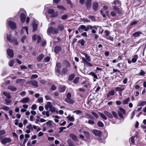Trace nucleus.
Returning a JSON list of instances; mask_svg holds the SVG:
<instances>
[{"mask_svg": "<svg viewBox=\"0 0 146 146\" xmlns=\"http://www.w3.org/2000/svg\"><path fill=\"white\" fill-rule=\"evenodd\" d=\"M114 5H115L112 7V9L113 10L119 13H122V9L121 8H118L117 6H119L121 5L120 2L118 0L114 1L113 2Z\"/></svg>", "mask_w": 146, "mask_h": 146, "instance_id": "f257e3e1", "label": "nucleus"}, {"mask_svg": "<svg viewBox=\"0 0 146 146\" xmlns=\"http://www.w3.org/2000/svg\"><path fill=\"white\" fill-rule=\"evenodd\" d=\"M47 33L48 35H50V33L53 34H56L58 33V32L57 28L50 27L48 28L47 30Z\"/></svg>", "mask_w": 146, "mask_h": 146, "instance_id": "f03ea898", "label": "nucleus"}, {"mask_svg": "<svg viewBox=\"0 0 146 146\" xmlns=\"http://www.w3.org/2000/svg\"><path fill=\"white\" fill-rule=\"evenodd\" d=\"M104 113L109 118L111 119H112L113 118V116L115 118H117L118 117L117 113L114 111H112L111 113L107 111H104Z\"/></svg>", "mask_w": 146, "mask_h": 146, "instance_id": "7ed1b4c3", "label": "nucleus"}, {"mask_svg": "<svg viewBox=\"0 0 146 146\" xmlns=\"http://www.w3.org/2000/svg\"><path fill=\"white\" fill-rule=\"evenodd\" d=\"M11 19H9L7 20V23L12 29H15L16 28V24L14 22L10 20Z\"/></svg>", "mask_w": 146, "mask_h": 146, "instance_id": "20e7f679", "label": "nucleus"}, {"mask_svg": "<svg viewBox=\"0 0 146 146\" xmlns=\"http://www.w3.org/2000/svg\"><path fill=\"white\" fill-rule=\"evenodd\" d=\"M7 40L11 42H13L15 45H17L18 44V42L17 40L14 38L11 39V35L10 34H7Z\"/></svg>", "mask_w": 146, "mask_h": 146, "instance_id": "39448f33", "label": "nucleus"}, {"mask_svg": "<svg viewBox=\"0 0 146 146\" xmlns=\"http://www.w3.org/2000/svg\"><path fill=\"white\" fill-rule=\"evenodd\" d=\"M62 67L61 64L59 62H57L55 68V71L56 72H58L59 74H61L60 70Z\"/></svg>", "mask_w": 146, "mask_h": 146, "instance_id": "423d86ee", "label": "nucleus"}, {"mask_svg": "<svg viewBox=\"0 0 146 146\" xmlns=\"http://www.w3.org/2000/svg\"><path fill=\"white\" fill-rule=\"evenodd\" d=\"M119 111H118V113L119 116L121 118H123V116L122 114H125L126 113L125 110L124 109L121 107L119 108Z\"/></svg>", "mask_w": 146, "mask_h": 146, "instance_id": "0eeeda50", "label": "nucleus"}, {"mask_svg": "<svg viewBox=\"0 0 146 146\" xmlns=\"http://www.w3.org/2000/svg\"><path fill=\"white\" fill-rule=\"evenodd\" d=\"M27 84H31L33 86H35V87H38V82L35 80H31L28 82H27Z\"/></svg>", "mask_w": 146, "mask_h": 146, "instance_id": "6e6552de", "label": "nucleus"}, {"mask_svg": "<svg viewBox=\"0 0 146 146\" xmlns=\"http://www.w3.org/2000/svg\"><path fill=\"white\" fill-rule=\"evenodd\" d=\"M11 141V139L10 138H4L1 140V142L3 144L9 143Z\"/></svg>", "mask_w": 146, "mask_h": 146, "instance_id": "1a4fd4ad", "label": "nucleus"}, {"mask_svg": "<svg viewBox=\"0 0 146 146\" xmlns=\"http://www.w3.org/2000/svg\"><path fill=\"white\" fill-rule=\"evenodd\" d=\"M38 24V22L37 21L34 20L33 21V32H35L37 30Z\"/></svg>", "mask_w": 146, "mask_h": 146, "instance_id": "9d476101", "label": "nucleus"}, {"mask_svg": "<svg viewBox=\"0 0 146 146\" xmlns=\"http://www.w3.org/2000/svg\"><path fill=\"white\" fill-rule=\"evenodd\" d=\"M92 133L96 136H100L102 135L101 132L97 129H93L92 130Z\"/></svg>", "mask_w": 146, "mask_h": 146, "instance_id": "9b49d317", "label": "nucleus"}, {"mask_svg": "<svg viewBox=\"0 0 146 146\" xmlns=\"http://www.w3.org/2000/svg\"><path fill=\"white\" fill-rule=\"evenodd\" d=\"M78 30L80 32H82L83 31H87V26L84 25H80L78 28Z\"/></svg>", "mask_w": 146, "mask_h": 146, "instance_id": "f8f14e48", "label": "nucleus"}, {"mask_svg": "<svg viewBox=\"0 0 146 146\" xmlns=\"http://www.w3.org/2000/svg\"><path fill=\"white\" fill-rule=\"evenodd\" d=\"M33 39L34 40H36L37 39V42L38 43L40 42L41 39V37L40 36L38 35H34L32 37Z\"/></svg>", "mask_w": 146, "mask_h": 146, "instance_id": "ddd939ff", "label": "nucleus"}, {"mask_svg": "<svg viewBox=\"0 0 146 146\" xmlns=\"http://www.w3.org/2000/svg\"><path fill=\"white\" fill-rule=\"evenodd\" d=\"M65 26L64 25L61 23H59L57 25V30L59 31H63L65 28Z\"/></svg>", "mask_w": 146, "mask_h": 146, "instance_id": "4468645a", "label": "nucleus"}, {"mask_svg": "<svg viewBox=\"0 0 146 146\" xmlns=\"http://www.w3.org/2000/svg\"><path fill=\"white\" fill-rule=\"evenodd\" d=\"M92 4V2L91 0H87L86 1L85 4L87 9L89 10L90 9Z\"/></svg>", "mask_w": 146, "mask_h": 146, "instance_id": "2eb2a0df", "label": "nucleus"}, {"mask_svg": "<svg viewBox=\"0 0 146 146\" xmlns=\"http://www.w3.org/2000/svg\"><path fill=\"white\" fill-rule=\"evenodd\" d=\"M7 53L8 55L11 58H13L14 56L13 51L11 49H8L7 50Z\"/></svg>", "mask_w": 146, "mask_h": 146, "instance_id": "dca6fc26", "label": "nucleus"}, {"mask_svg": "<svg viewBox=\"0 0 146 146\" xmlns=\"http://www.w3.org/2000/svg\"><path fill=\"white\" fill-rule=\"evenodd\" d=\"M99 5L98 2H95L93 3L92 5L93 8L95 11H96L98 10V7Z\"/></svg>", "mask_w": 146, "mask_h": 146, "instance_id": "f3484780", "label": "nucleus"}, {"mask_svg": "<svg viewBox=\"0 0 146 146\" xmlns=\"http://www.w3.org/2000/svg\"><path fill=\"white\" fill-rule=\"evenodd\" d=\"M53 106L51 103L50 102H48L46 104L45 106V108L46 110H48L49 108L50 109Z\"/></svg>", "mask_w": 146, "mask_h": 146, "instance_id": "a211bd4d", "label": "nucleus"}, {"mask_svg": "<svg viewBox=\"0 0 146 146\" xmlns=\"http://www.w3.org/2000/svg\"><path fill=\"white\" fill-rule=\"evenodd\" d=\"M25 82V80L22 79H18L16 80V82L17 83H20L23 85Z\"/></svg>", "mask_w": 146, "mask_h": 146, "instance_id": "6ab92c4d", "label": "nucleus"}, {"mask_svg": "<svg viewBox=\"0 0 146 146\" xmlns=\"http://www.w3.org/2000/svg\"><path fill=\"white\" fill-rule=\"evenodd\" d=\"M65 101L67 103L71 104H73L74 102V101L71 98L69 99H65Z\"/></svg>", "mask_w": 146, "mask_h": 146, "instance_id": "aec40b11", "label": "nucleus"}, {"mask_svg": "<svg viewBox=\"0 0 146 146\" xmlns=\"http://www.w3.org/2000/svg\"><path fill=\"white\" fill-rule=\"evenodd\" d=\"M29 101V98L28 97L25 98L21 100L20 102L23 103H26Z\"/></svg>", "mask_w": 146, "mask_h": 146, "instance_id": "412c9836", "label": "nucleus"}, {"mask_svg": "<svg viewBox=\"0 0 146 146\" xmlns=\"http://www.w3.org/2000/svg\"><path fill=\"white\" fill-rule=\"evenodd\" d=\"M70 137L75 141H78V139L77 137L74 134H70Z\"/></svg>", "mask_w": 146, "mask_h": 146, "instance_id": "4be33fe9", "label": "nucleus"}, {"mask_svg": "<svg viewBox=\"0 0 146 146\" xmlns=\"http://www.w3.org/2000/svg\"><path fill=\"white\" fill-rule=\"evenodd\" d=\"M63 64L65 65L67 68H70V65L69 62L66 60H65L63 62Z\"/></svg>", "mask_w": 146, "mask_h": 146, "instance_id": "5701e85b", "label": "nucleus"}, {"mask_svg": "<svg viewBox=\"0 0 146 146\" xmlns=\"http://www.w3.org/2000/svg\"><path fill=\"white\" fill-rule=\"evenodd\" d=\"M61 50L60 46H56L54 49V52L56 53H58Z\"/></svg>", "mask_w": 146, "mask_h": 146, "instance_id": "b1692460", "label": "nucleus"}, {"mask_svg": "<svg viewBox=\"0 0 146 146\" xmlns=\"http://www.w3.org/2000/svg\"><path fill=\"white\" fill-rule=\"evenodd\" d=\"M138 58V56L137 55L135 54L133 56L131 60V61L133 63H135L137 61V60Z\"/></svg>", "mask_w": 146, "mask_h": 146, "instance_id": "393cba45", "label": "nucleus"}, {"mask_svg": "<svg viewBox=\"0 0 146 146\" xmlns=\"http://www.w3.org/2000/svg\"><path fill=\"white\" fill-rule=\"evenodd\" d=\"M68 72L67 69L66 68H63L61 72V74L62 75L65 74H66Z\"/></svg>", "mask_w": 146, "mask_h": 146, "instance_id": "a878e982", "label": "nucleus"}, {"mask_svg": "<svg viewBox=\"0 0 146 146\" xmlns=\"http://www.w3.org/2000/svg\"><path fill=\"white\" fill-rule=\"evenodd\" d=\"M146 104V101H139L137 104L138 106H143Z\"/></svg>", "mask_w": 146, "mask_h": 146, "instance_id": "bb28decb", "label": "nucleus"}, {"mask_svg": "<svg viewBox=\"0 0 146 146\" xmlns=\"http://www.w3.org/2000/svg\"><path fill=\"white\" fill-rule=\"evenodd\" d=\"M26 17L24 14L22 13L21 15V19L22 22L23 23L25 21Z\"/></svg>", "mask_w": 146, "mask_h": 146, "instance_id": "cd10ccee", "label": "nucleus"}, {"mask_svg": "<svg viewBox=\"0 0 146 146\" xmlns=\"http://www.w3.org/2000/svg\"><path fill=\"white\" fill-rule=\"evenodd\" d=\"M44 55L43 54H41L39 55L37 57V60L40 62L41 61L44 57Z\"/></svg>", "mask_w": 146, "mask_h": 146, "instance_id": "c85d7f7f", "label": "nucleus"}, {"mask_svg": "<svg viewBox=\"0 0 146 146\" xmlns=\"http://www.w3.org/2000/svg\"><path fill=\"white\" fill-rule=\"evenodd\" d=\"M142 34V33L140 31H137L133 34V35L135 37L139 36L140 35Z\"/></svg>", "mask_w": 146, "mask_h": 146, "instance_id": "c756f323", "label": "nucleus"}, {"mask_svg": "<svg viewBox=\"0 0 146 146\" xmlns=\"http://www.w3.org/2000/svg\"><path fill=\"white\" fill-rule=\"evenodd\" d=\"M67 118L70 121L73 122L74 121L75 118L73 116H71L70 115H68L67 117Z\"/></svg>", "mask_w": 146, "mask_h": 146, "instance_id": "7c9ffc66", "label": "nucleus"}, {"mask_svg": "<svg viewBox=\"0 0 146 146\" xmlns=\"http://www.w3.org/2000/svg\"><path fill=\"white\" fill-rule=\"evenodd\" d=\"M130 100V98L129 97L127 98L126 99L123 100L122 103L123 104H127Z\"/></svg>", "mask_w": 146, "mask_h": 146, "instance_id": "2f4dec72", "label": "nucleus"}, {"mask_svg": "<svg viewBox=\"0 0 146 146\" xmlns=\"http://www.w3.org/2000/svg\"><path fill=\"white\" fill-rule=\"evenodd\" d=\"M25 31L27 32V34H28V28L27 27H23L21 30V33H23Z\"/></svg>", "mask_w": 146, "mask_h": 146, "instance_id": "473e14b6", "label": "nucleus"}, {"mask_svg": "<svg viewBox=\"0 0 146 146\" xmlns=\"http://www.w3.org/2000/svg\"><path fill=\"white\" fill-rule=\"evenodd\" d=\"M3 94L5 95L8 99H10L11 98V96L10 95V94L8 92H3Z\"/></svg>", "mask_w": 146, "mask_h": 146, "instance_id": "72a5a7b5", "label": "nucleus"}, {"mask_svg": "<svg viewBox=\"0 0 146 146\" xmlns=\"http://www.w3.org/2000/svg\"><path fill=\"white\" fill-rule=\"evenodd\" d=\"M8 89L13 91H15L17 90V88L13 86H9Z\"/></svg>", "mask_w": 146, "mask_h": 146, "instance_id": "f704fd0d", "label": "nucleus"}, {"mask_svg": "<svg viewBox=\"0 0 146 146\" xmlns=\"http://www.w3.org/2000/svg\"><path fill=\"white\" fill-rule=\"evenodd\" d=\"M117 13V12L113 10V11L111 12L110 15L112 17H115Z\"/></svg>", "mask_w": 146, "mask_h": 146, "instance_id": "c9c22d12", "label": "nucleus"}, {"mask_svg": "<svg viewBox=\"0 0 146 146\" xmlns=\"http://www.w3.org/2000/svg\"><path fill=\"white\" fill-rule=\"evenodd\" d=\"M99 114L100 117L104 120H106L107 119V117L103 113H99Z\"/></svg>", "mask_w": 146, "mask_h": 146, "instance_id": "e433bc0d", "label": "nucleus"}, {"mask_svg": "<svg viewBox=\"0 0 146 146\" xmlns=\"http://www.w3.org/2000/svg\"><path fill=\"white\" fill-rule=\"evenodd\" d=\"M75 77V75L72 74L70 75L68 77V80L70 81L72 80Z\"/></svg>", "mask_w": 146, "mask_h": 146, "instance_id": "4c0bfd02", "label": "nucleus"}, {"mask_svg": "<svg viewBox=\"0 0 146 146\" xmlns=\"http://www.w3.org/2000/svg\"><path fill=\"white\" fill-rule=\"evenodd\" d=\"M66 87L65 86H62L60 87V92H64L66 90Z\"/></svg>", "mask_w": 146, "mask_h": 146, "instance_id": "58836bf2", "label": "nucleus"}, {"mask_svg": "<svg viewBox=\"0 0 146 146\" xmlns=\"http://www.w3.org/2000/svg\"><path fill=\"white\" fill-rule=\"evenodd\" d=\"M52 121L51 120H50L46 123V124L47 125V126L50 127H52Z\"/></svg>", "mask_w": 146, "mask_h": 146, "instance_id": "ea45409f", "label": "nucleus"}, {"mask_svg": "<svg viewBox=\"0 0 146 146\" xmlns=\"http://www.w3.org/2000/svg\"><path fill=\"white\" fill-rule=\"evenodd\" d=\"M54 117V120L56 123H58L59 122L58 119L59 118V117L57 115H55Z\"/></svg>", "mask_w": 146, "mask_h": 146, "instance_id": "a19ab883", "label": "nucleus"}, {"mask_svg": "<svg viewBox=\"0 0 146 146\" xmlns=\"http://www.w3.org/2000/svg\"><path fill=\"white\" fill-rule=\"evenodd\" d=\"M125 89L124 88H121L119 87H117L115 88V90L116 91H122Z\"/></svg>", "mask_w": 146, "mask_h": 146, "instance_id": "79ce46f5", "label": "nucleus"}, {"mask_svg": "<svg viewBox=\"0 0 146 146\" xmlns=\"http://www.w3.org/2000/svg\"><path fill=\"white\" fill-rule=\"evenodd\" d=\"M78 42L81 44V46H83L84 45L85 43L84 40L83 39H81L78 41Z\"/></svg>", "mask_w": 146, "mask_h": 146, "instance_id": "37998d69", "label": "nucleus"}, {"mask_svg": "<svg viewBox=\"0 0 146 146\" xmlns=\"http://www.w3.org/2000/svg\"><path fill=\"white\" fill-rule=\"evenodd\" d=\"M37 102L38 103H42L43 102V98L41 97L39 98L37 100Z\"/></svg>", "mask_w": 146, "mask_h": 146, "instance_id": "c03bdc74", "label": "nucleus"}, {"mask_svg": "<svg viewBox=\"0 0 146 146\" xmlns=\"http://www.w3.org/2000/svg\"><path fill=\"white\" fill-rule=\"evenodd\" d=\"M79 77H76L73 80V82L75 84H76L78 82L79 80Z\"/></svg>", "mask_w": 146, "mask_h": 146, "instance_id": "a18cd8bd", "label": "nucleus"}, {"mask_svg": "<svg viewBox=\"0 0 146 146\" xmlns=\"http://www.w3.org/2000/svg\"><path fill=\"white\" fill-rule=\"evenodd\" d=\"M83 133L87 137H90V135L88 132L84 131Z\"/></svg>", "mask_w": 146, "mask_h": 146, "instance_id": "49530a36", "label": "nucleus"}, {"mask_svg": "<svg viewBox=\"0 0 146 146\" xmlns=\"http://www.w3.org/2000/svg\"><path fill=\"white\" fill-rule=\"evenodd\" d=\"M67 142L70 146H75L73 144L72 142L70 140H68L67 141Z\"/></svg>", "mask_w": 146, "mask_h": 146, "instance_id": "de8ad7c7", "label": "nucleus"}, {"mask_svg": "<svg viewBox=\"0 0 146 146\" xmlns=\"http://www.w3.org/2000/svg\"><path fill=\"white\" fill-rule=\"evenodd\" d=\"M84 54L86 60H87L88 61H90V56H89L87 54Z\"/></svg>", "mask_w": 146, "mask_h": 146, "instance_id": "09e8293b", "label": "nucleus"}, {"mask_svg": "<svg viewBox=\"0 0 146 146\" xmlns=\"http://www.w3.org/2000/svg\"><path fill=\"white\" fill-rule=\"evenodd\" d=\"M56 111V109L55 107L52 106L50 109L49 111H51L52 113Z\"/></svg>", "mask_w": 146, "mask_h": 146, "instance_id": "8fccbe9b", "label": "nucleus"}, {"mask_svg": "<svg viewBox=\"0 0 146 146\" xmlns=\"http://www.w3.org/2000/svg\"><path fill=\"white\" fill-rule=\"evenodd\" d=\"M14 62L15 61L13 60H12L10 61L9 63V66L12 67L13 66Z\"/></svg>", "mask_w": 146, "mask_h": 146, "instance_id": "3c124183", "label": "nucleus"}, {"mask_svg": "<svg viewBox=\"0 0 146 146\" xmlns=\"http://www.w3.org/2000/svg\"><path fill=\"white\" fill-rule=\"evenodd\" d=\"M73 113H76L77 114H79L82 113V112L80 110H76L73 111Z\"/></svg>", "mask_w": 146, "mask_h": 146, "instance_id": "603ef678", "label": "nucleus"}, {"mask_svg": "<svg viewBox=\"0 0 146 146\" xmlns=\"http://www.w3.org/2000/svg\"><path fill=\"white\" fill-rule=\"evenodd\" d=\"M2 109L6 111H8L9 110L10 108L8 106H5L2 108Z\"/></svg>", "mask_w": 146, "mask_h": 146, "instance_id": "864d4df0", "label": "nucleus"}, {"mask_svg": "<svg viewBox=\"0 0 146 146\" xmlns=\"http://www.w3.org/2000/svg\"><path fill=\"white\" fill-rule=\"evenodd\" d=\"M145 74V72L142 70H141L140 72L138 74V76H143Z\"/></svg>", "mask_w": 146, "mask_h": 146, "instance_id": "5fc2aeb1", "label": "nucleus"}, {"mask_svg": "<svg viewBox=\"0 0 146 146\" xmlns=\"http://www.w3.org/2000/svg\"><path fill=\"white\" fill-rule=\"evenodd\" d=\"M98 126L99 127H103L104 126V124L101 121H99L98 123Z\"/></svg>", "mask_w": 146, "mask_h": 146, "instance_id": "6e6d98bb", "label": "nucleus"}, {"mask_svg": "<svg viewBox=\"0 0 146 146\" xmlns=\"http://www.w3.org/2000/svg\"><path fill=\"white\" fill-rule=\"evenodd\" d=\"M92 113L96 118H98V115L96 113L94 112H92Z\"/></svg>", "mask_w": 146, "mask_h": 146, "instance_id": "4d7b16f0", "label": "nucleus"}, {"mask_svg": "<svg viewBox=\"0 0 146 146\" xmlns=\"http://www.w3.org/2000/svg\"><path fill=\"white\" fill-rule=\"evenodd\" d=\"M38 77V75L36 74L32 75L31 76V79H34L37 78Z\"/></svg>", "mask_w": 146, "mask_h": 146, "instance_id": "13d9d810", "label": "nucleus"}, {"mask_svg": "<svg viewBox=\"0 0 146 146\" xmlns=\"http://www.w3.org/2000/svg\"><path fill=\"white\" fill-rule=\"evenodd\" d=\"M68 17V15H62L61 17V18L63 20H65Z\"/></svg>", "mask_w": 146, "mask_h": 146, "instance_id": "bf43d9fd", "label": "nucleus"}, {"mask_svg": "<svg viewBox=\"0 0 146 146\" xmlns=\"http://www.w3.org/2000/svg\"><path fill=\"white\" fill-rule=\"evenodd\" d=\"M44 61L46 62H48L50 60V58L49 56H47L44 59Z\"/></svg>", "mask_w": 146, "mask_h": 146, "instance_id": "052dcab7", "label": "nucleus"}, {"mask_svg": "<svg viewBox=\"0 0 146 146\" xmlns=\"http://www.w3.org/2000/svg\"><path fill=\"white\" fill-rule=\"evenodd\" d=\"M5 101L6 103V104L7 105L11 103V100H9L6 99H5Z\"/></svg>", "mask_w": 146, "mask_h": 146, "instance_id": "680f3d73", "label": "nucleus"}, {"mask_svg": "<svg viewBox=\"0 0 146 146\" xmlns=\"http://www.w3.org/2000/svg\"><path fill=\"white\" fill-rule=\"evenodd\" d=\"M31 109L33 110H35L36 109V105L35 104H33L31 106Z\"/></svg>", "mask_w": 146, "mask_h": 146, "instance_id": "e2e57ef3", "label": "nucleus"}, {"mask_svg": "<svg viewBox=\"0 0 146 146\" xmlns=\"http://www.w3.org/2000/svg\"><path fill=\"white\" fill-rule=\"evenodd\" d=\"M27 37L26 36H23L21 39V41L22 42H24L26 40Z\"/></svg>", "mask_w": 146, "mask_h": 146, "instance_id": "0e129e2a", "label": "nucleus"}, {"mask_svg": "<svg viewBox=\"0 0 146 146\" xmlns=\"http://www.w3.org/2000/svg\"><path fill=\"white\" fill-rule=\"evenodd\" d=\"M54 10L53 9H50L48 10V13L49 14H52L54 13Z\"/></svg>", "mask_w": 146, "mask_h": 146, "instance_id": "69168bd1", "label": "nucleus"}, {"mask_svg": "<svg viewBox=\"0 0 146 146\" xmlns=\"http://www.w3.org/2000/svg\"><path fill=\"white\" fill-rule=\"evenodd\" d=\"M109 94H110V96H113L115 92L114 90H112L109 92Z\"/></svg>", "mask_w": 146, "mask_h": 146, "instance_id": "338daca9", "label": "nucleus"}, {"mask_svg": "<svg viewBox=\"0 0 146 146\" xmlns=\"http://www.w3.org/2000/svg\"><path fill=\"white\" fill-rule=\"evenodd\" d=\"M26 127L29 129H33V128L32 127V125L31 124L27 125Z\"/></svg>", "mask_w": 146, "mask_h": 146, "instance_id": "774afa93", "label": "nucleus"}]
</instances>
